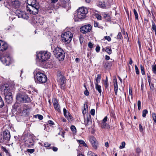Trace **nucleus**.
Wrapping results in <instances>:
<instances>
[{"mask_svg":"<svg viewBox=\"0 0 156 156\" xmlns=\"http://www.w3.org/2000/svg\"><path fill=\"white\" fill-rule=\"evenodd\" d=\"M16 100L23 103H29L30 102V98L24 93H18L16 96Z\"/></svg>","mask_w":156,"mask_h":156,"instance_id":"0eeeda50","label":"nucleus"},{"mask_svg":"<svg viewBox=\"0 0 156 156\" xmlns=\"http://www.w3.org/2000/svg\"><path fill=\"white\" fill-rule=\"evenodd\" d=\"M96 17L97 18V19L98 20H101V15L98 14H96L95 15Z\"/></svg>","mask_w":156,"mask_h":156,"instance_id":"49530a36","label":"nucleus"},{"mask_svg":"<svg viewBox=\"0 0 156 156\" xmlns=\"http://www.w3.org/2000/svg\"><path fill=\"white\" fill-rule=\"evenodd\" d=\"M8 47L7 44L5 41L0 40V51H3L6 50Z\"/></svg>","mask_w":156,"mask_h":156,"instance_id":"4468645a","label":"nucleus"},{"mask_svg":"<svg viewBox=\"0 0 156 156\" xmlns=\"http://www.w3.org/2000/svg\"><path fill=\"white\" fill-rule=\"evenodd\" d=\"M88 12V10L86 7H82L79 8L74 15V21L75 22H78L80 20L84 19Z\"/></svg>","mask_w":156,"mask_h":156,"instance_id":"f03ea898","label":"nucleus"},{"mask_svg":"<svg viewBox=\"0 0 156 156\" xmlns=\"http://www.w3.org/2000/svg\"><path fill=\"white\" fill-rule=\"evenodd\" d=\"M12 2L13 6L15 8H18L20 5L19 1L17 0H12Z\"/></svg>","mask_w":156,"mask_h":156,"instance_id":"6ab92c4d","label":"nucleus"},{"mask_svg":"<svg viewBox=\"0 0 156 156\" xmlns=\"http://www.w3.org/2000/svg\"><path fill=\"white\" fill-rule=\"evenodd\" d=\"M95 85L96 89L98 91L99 93L101 94V86L98 84H96Z\"/></svg>","mask_w":156,"mask_h":156,"instance_id":"cd10ccee","label":"nucleus"},{"mask_svg":"<svg viewBox=\"0 0 156 156\" xmlns=\"http://www.w3.org/2000/svg\"><path fill=\"white\" fill-rule=\"evenodd\" d=\"M36 0H28V5L27 6H32L36 5H38L37 3L36 2Z\"/></svg>","mask_w":156,"mask_h":156,"instance_id":"aec40b11","label":"nucleus"},{"mask_svg":"<svg viewBox=\"0 0 156 156\" xmlns=\"http://www.w3.org/2000/svg\"><path fill=\"white\" fill-rule=\"evenodd\" d=\"M135 67L136 73L137 75L139 74V73H140L139 71V69H138V68L136 65H135Z\"/></svg>","mask_w":156,"mask_h":156,"instance_id":"4c0bfd02","label":"nucleus"},{"mask_svg":"<svg viewBox=\"0 0 156 156\" xmlns=\"http://www.w3.org/2000/svg\"><path fill=\"white\" fill-rule=\"evenodd\" d=\"M35 81L38 83L43 84L46 83L47 80L46 76L44 74L38 72L34 76Z\"/></svg>","mask_w":156,"mask_h":156,"instance_id":"20e7f679","label":"nucleus"},{"mask_svg":"<svg viewBox=\"0 0 156 156\" xmlns=\"http://www.w3.org/2000/svg\"><path fill=\"white\" fill-rule=\"evenodd\" d=\"M152 115L154 122L156 123V114L152 113Z\"/></svg>","mask_w":156,"mask_h":156,"instance_id":"e433bc0d","label":"nucleus"},{"mask_svg":"<svg viewBox=\"0 0 156 156\" xmlns=\"http://www.w3.org/2000/svg\"><path fill=\"white\" fill-rule=\"evenodd\" d=\"M147 80L149 85H150L151 82V78L150 76H147Z\"/></svg>","mask_w":156,"mask_h":156,"instance_id":"3c124183","label":"nucleus"},{"mask_svg":"<svg viewBox=\"0 0 156 156\" xmlns=\"http://www.w3.org/2000/svg\"><path fill=\"white\" fill-rule=\"evenodd\" d=\"M104 84L105 87L106 88H107L108 86V80L107 77H106V80L104 82Z\"/></svg>","mask_w":156,"mask_h":156,"instance_id":"473e14b6","label":"nucleus"},{"mask_svg":"<svg viewBox=\"0 0 156 156\" xmlns=\"http://www.w3.org/2000/svg\"><path fill=\"white\" fill-rule=\"evenodd\" d=\"M51 54L47 51H41L37 53V61L44 62L49 58Z\"/></svg>","mask_w":156,"mask_h":156,"instance_id":"7ed1b4c3","label":"nucleus"},{"mask_svg":"<svg viewBox=\"0 0 156 156\" xmlns=\"http://www.w3.org/2000/svg\"><path fill=\"white\" fill-rule=\"evenodd\" d=\"M129 95L131 96V98H132V92L131 89H129Z\"/></svg>","mask_w":156,"mask_h":156,"instance_id":"680f3d73","label":"nucleus"},{"mask_svg":"<svg viewBox=\"0 0 156 156\" xmlns=\"http://www.w3.org/2000/svg\"><path fill=\"white\" fill-rule=\"evenodd\" d=\"M53 103L54 108L55 110L58 112H61L60 106L58 103L57 100L56 98H54L53 100Z\"/></svg>","mask_w":156,"mask_h":156,"instance_id":"ddd939ff","label":"nucleus"},{"mask_svg":"<svg viewBox=\"0 0 156 156\" xmlns=\"http://www.w3.org/2000/svg\"><path fill=\"white\" fill-rule=\"evenodd\" d=\"M107 119H108L107 117V116H105L101 122H106L107 121Z\"/></svg>","mask_w":156,"mask_h":156,"instance_id":"4d7b16f0","label":"nucleus"},{"mask_svg":"<svg viewBox=\"0 0 156 156\" xmlns=\"http://www.w3.org/2000/svg\"><path fill=\"white\" fill-rule=\"evenodd\" d=\"M53 53L55 56L59 61H62L64 59L65 55L63 50L59 47L55 48Z\"/></svg>","mask_w":156,"mask_h":156,"instance_id":"39448f33","label":"nucleus"},{"mask_svg":"<svg viewBox=\"0 0 156 156\" xmlns=\"http://www.w3.org/2000/svg\"><path fill=\"white\" fill-rule=\"evenodd\" d=\"M44 146L47 148L49 147L50 146V144L47 142H46L44 144Z\"/></svg>","mask_w":156,"mask_h":156,"instance_id":"603ef678","label":"nucleus"},{"mask_svg":"<svg viewBox=\"0 0 156 156\" xmlns=\"http://www.w3.org/2000/svg\"><path fill=\"white\" fill-rule=\"evenodd\" d=\"M85 122L86 126H87L91 124L92 120L90 115H89L87 116V119L85 121Z\"/></svg>","mask_w":156,"mask_h":156,"instance_id":"a211bd4d","label":"nucleus"},{"mask_svg":"<svg viewBox=\"0 0 156 156\" xmlns=\"http://www.w3.org/2000/svg\"><path fill=\"white\" fill-rule=\"evenodd\" d=\"M23 12L22 11L20 10H16V14L18 17L21 18Z\"/></svg>","mask_w":156,"mask_h":156,"instance_id":"b1692460","label":"nucleus"},{"mask_svg":"<svg viewBox=\"0 0 156 156\" xmlns=\"http://www.w3.org/2000/svg\"><path fill=\"white\" fill-rule=\"evenodd\" d=\"M2 148L3 150L6 153V154L9 153L8 150H7L5 147H3Z\"/></svg>","mask_w":156,"mask_h":156,"instance_id":"0e129e2a","label":"nucleus"},{"mask_svg":"<svg viewBox=\"0 0 156 156\" xmlns=\"http://www.w3.org/2000/svg\"><path fill=\"white\" fill-rule=\"evenodd\" d=\"M105 38L108 41H111V38L109 36H107L105 37Z\"/></svg>","mask_w":156,"mask_h":156,"instance_id":"37998d69","label":"nucleus"},{"mask_svg":"<svg viewBox=\"0 0 156 156\" xmlns=\"http://www.w3.org/2000/svg\"><path fill=\"white\" fill-rule=\"evenodd\" d=\"M100 47L99 46H97L95 49L96 51L98 52L100 50Z\"/></svg>","mask_w":156,"mask_h":156,"instance_id":"13d9d810","label":"nucleus"},{"mask_svg":"<svg viewBox=\"0 0 156 156\" xmlns=\"http://www.w3.org/2000/svg\"><path fill=\"white\" fill-rule=\"evenodd\" d=\"M122 35L120 32H119L117 35V37L118 38L121 39L122 37Z\"/></svg>","mask_w":156,"mask_h":156,"instance_id":"864d4df0","label":"nucleus"},{"mask_svg":"<svg viewBox=\"0 0 156 156\" xmlns=\"http://www.w3.org/2000/svg\"><path fill=\"white\" fill-rule=\"evenodd\" d=\"M90 141L93 147L95 148H97L98 142L95 138L93 136H91L90 138Z\"/></svg>","mask_w":156,"mask_h":156,"instance_id":"2eb2a0df","label":"nucleus"},{"mask_svg":"<svg viewBox=\"0 0 156 156\" xmlns=\"http://www.w3.org/2000/svg\"><path fill=\"white\" fill-rule=\"evenodd\" d=\"M88 46L89 48H92L93 47V45L91 42H90L88 44Z\"/></svg>","mask_w":156,"mask_h":156,"instance_id":"5fc2aeb1","label":"nucleus"},{"mask_svg":"<svg viewBox=\"0 0 156 156\" xmlns=\"http://www.w3.org/2000/svg\"><path fill=\"white\" fill-rule=\"evenodd\" d=\"M139 129L140 131V132H142L143 130V129L142 126V125L141 124H139Z\"/></svg>","mask_w":156,"mask_h":156,"instance_id":"09e8293b","label":"nucleus"},{"mask_svg":"<svg viewBox=\"0 0 156 156\" xmlns=\"http://www.w3.org/2000/svg\"><path fill=\"white\" fill-rule=\"evenodd\" d=\"M114 91L115 95H117V91L118 89V87L117 82L116 80H115L114 82Z\"/></svg>","mask_w":156,"mask_h":156,"instance_id":"412c9836","label":"nucleus"},{"mask_svg":"<svg viewBox=\"0 0 156 156\" xmlns=\"http://www.w3.org/2000/svg\"><path fill=\"white\" fill-rule=\"evenodd\" d=\"M105 51L109 54H110L112 53V50L109 48H106Z\"/></svg>","mask_w":156,"mask_h":156,"instance_id":"ea45409f","label":"nucleus"},{"mask_svg":"<svg viewBox=\"0 0 156 156\" xmlns=\"http://www.w3.org/2000/svg\"><path fill=\"white\" fill-rule=\"evenodd\" d=\"M99 25V23L98 22H94V27H98V26Z\"/></svg>","mask_w":156,"mask_h":156,"instance_id":"e2e57ef3","label":"nucleus"},{"mask_svg":"<svg viewBox=\"0 0 156 156\" xmlns=\"http://www.w3.org/2000/svg\"><path fill=\"white\" fill-rule=\"evenodd\" d=\"M133 12L134 15L135 17V19L136 20H138V14L136 11V10L135 9H133Z\"/></svg>","mask_w":156,"mask_h":156,"instance_id":"f704fd0d","label":"nucleus"},{"mask_svg":"<svg viewBox=\"0 0 156 156\" xmlns=\"http://www.w3.org/2000/svg\"><path fill=\"white\" fill-rule=\"evenodd\" d=\"M70 128L74 133H76V128L74 126L72 125L71 126Z\"/></svg>","mask_w":156,"mask_h":156,"instance_id":"7c9ffc66","label":"nucleus"},{"mask_svg":"<svg viewBox=\"0 0 156 156\" xmlns=\"http://www.w3.org/2000/svg\"><path fill=\"white\" fill-rule=\"evenodd\" d=\"M95 111L94 109H92L91 110L90 114L93 115H94L95 114Z\"/></svg>","mask_w":156,"mask_h":156,"instance_id":"de8ad7c7","label":"nucleus"},{"mask_svg":"<svg viewBox=\"0 0 156 156\" xmlns=\"http://www.w3.org/2000/svg\"><path fill=\"white\" fill-rule=\"evenodd\" d=\"M67 3L66 2V1H65L64 0H63L62 2V6L65 7Z\"/></svg>","mask_w":156,"mask_h":156,"instance_id":"a19ab883","label":"nucleus"},{"mask_svg":"<svg viewBox=\"0 0 156 156\" xmlns=\"http://www.w3.org/2000/svg\"><path fill=\"white\" fill-rule=\"evenodd\" d=\"M0 59L2 63L5 66H8L12 62L11 58L8 55L2 56L0 58Z\"/></svg>","mask_w":156,"mask_h":156,"instance_id":"9b49d317","label":"nucleus"},{"mask_svg":"<svg viewBox=\"0 0 156 156\" xmlns=\"http://www.w3.org/2000/svg\"><path fill=\"white\" fill-rule=\"evenodd\" d=\"M77 142L80 144H83L84 141L82 140H77Z\"/></svg>","mask_w":156,"mask_h":156,"instance_id":"6e6d98bb","label":"nucleus"},{"mask_svg":"<svg viewBox=\"0 0 156 156\" xmlns=\"http://www.w3.org/2000/svg\"><path fill=\"white\" fill-rule=\"evenodd\" d=\"M65 132L63 131H62L61 132H60L58 134H61V136H62L63 137H64V133Z\"/></svg>","mask_w":156,"mask_h":156,"instance_id":"052dcab7","label":"nucleus"},{"mask_svg":"<svg viewBox=\"0 0 156 156\" xmlns=\"http://www.w3.org/2000/svg\"><path fill=\"white\" fill-rule=\"evenodd\" d=\"M57 81L58 83L60 84L61 88L64 89L65 88L66 79L60 71H58L57 72Z\"/></svg>","mask_w":156,"mask_h":156,"instance_id":"6e6552de","label":"nucleus"},{"mask_svg":"<svg viewBox=\"0 0 156 156\" xmlns=\"http://www.w3.org/2000/svg\"><path fill=\"white\" fill-rule=\"evenodd\" d=\"M92 27L90 25L88 24L82 26L80 28V31L83 34H85L90 31Z\"/></svg>","mask_w":156,"mask_h":156,"instance_id":"f8f14e48","label":"nucleus"},{"mask_svg":"<svg viewBox=\"0 0 156 156\" xmlns=\"http://www.w3.org/2000/svg\"><path fill=\"white\" fill-rule=\"evenodd\" d=\"M36 116H37L38 118L40 120H42L43 119V116L41 115H37Z\"/></svg>","mask_w":156,"mask_h":156,"instance_id":"a18cd8bd","label":"nucleus"},{"mask_svg":"<svg viewBox=\"0 0 156 156\" xmlns=\"http://www.w3.org/2000/svg\"><path fill=\"white\" fill-rule=\"evenodd\" d=\"M13 88V87H9L7 84L0 86L1 90L4 91L5 100L8 104L11 103L12 101V92L14 90Z\"/></svg>","mask_w":156,"mask_h":156,"instance_id":"f257e3e1","label":"nucleus"},{"mask_svg":"<svg viewBox=\"0 0 156 156\" xmlns=\"http://www.w3.org/2000/svg\"><path fill=\"white\" fill-rule=\"evenodd\" d=\"M53 150L54 151H56L58 150V148L56 147H54L52 148Z\"/></svg>","mask_w":156,"mask_h":156,"instance_id":"774afa93","label":"nucleus"},{"mask_svg":"<svg viewBox=\"0 0 156 156\" xmlns=\"http://www.w3.org/2000/svg\"><path fill=\"white\" fill-rule=\"evenodd\" d=\"M137 105L138 109L140 110L141 109V101L140 100L137 101Z\"/></svg>","mask_w":156,"mask_h":156,"instance_id":"58836bf2","label":"nucleus"},{"mask_svg":"<svg viewBox=\"0 0 156 156\" xmlns=\"http://www.w3.org/2000/svg\"><path fill=\"white\" fill-rule=\"evenodd\" d=\"M152 25L151 26V30L152 31L154 30V32H156V26L154 22L152 21Z\"/></svg>","mask_w":156,"mask_h":156,"instance_id":"c85d7f7f","label":"nucleus"},{"mask_svg":"<svg viewBox=\"0 0 156 156\" xmlns=\"http://www.w3.org/2000/svg\"><path fill=\"white\" fill-rule=\"evenodd\" d=\"M148 113V111L147 110L144 109V110L142 112V116L143 117H145L146 116V114H147Z\"/></svg>","mask_w":156,"mask_h":156,"instance_id":"72a5a7b5","label":"nucleus"},{"mask_svg":"<svg viewBox=\"0 0 156 156\" xmlns=\"http://www.w3.org/2000/svg\"><path fill=\"white\" fill-rule=\"evenodd\" d=\"M44 17L41 16H38L36 18V22L37 23H39L41 25H42L44 23Z\"/></svg>","mask_w":156,"mask_h":156,"instance_id":"f3484780","label":"nucleus"},{"mask_svg":"<svg viewBox=\"0 0 156 156\" xmlns=\"http://www.w3.org/2000/svg\"><path fill=\"white\" fill-rule=\"evenodd\" d=\"M126 144L125 142H122L121 143V145L119 147L120 149H123L125 148Z\"/></svg>","mask_w":156,"mask_h":156,"instance_id":"c9c22d12","label":"nucleus"},{"mask_svg":"<svg viewBox=\"0 0 156 156\" xmlns=\"http://www.w3.org/2000/svg\"><path fill=\"white\" fill-rule=\"evenodd\" d=\"M21 18L27 20L29 18V16L25 12H24Z\"/></svg>","mask_w":156,"mask_h":156,"instance_id":"bb28decb","label":"nucleus"},{"mask_svg":"<svg viewBox=\"0 0 156 156\" xmlns=\"http://www.w3.org/2000/svg\"><path fill=\"white\" fill-rule=\"evenodd\" d=\"M18 105L17 104H15L14 105V107L16 108V110H19L20 109V108L19 106L17 107V106Z\"/></svg>","mask_w":156,"mask_h":156,"instance_id":"bf43d9fd","label":"nucleus"},{"mask_svg":"<svg viewBox=\"0 0 156 156\" xmlns=\"http://www.w3.org/2000/svg\"><path fill=\"white\" fill-rule=\"evenodd\" d=\"M94 153L91 152V151H89L87 153V155L88 156H92L94 154Z\"/></svg>","mask_w":156,"mask_h":156,"instance_id":"79ce46f5","label":"nucleus"},{"mask_svg":"<svg viewBox=\"0 0 156 156\" xmlns=\"http://www.w3.org/2000/svg\"><path fill=\"white\" fill-rule=\"evenodd\" d=\"M39 6L38 5H33L32 6H27V9L28 12L30 14L36 15L38 12Z\"/></svg>","mask_w":156,"mask_h":156,"instance_id":"9d476101","label":"nucleus"},{"mask_svg":"<svg viewBox=\"0 0 156 156\" xmlns=\"http://www.w3.org/2000/svg\"><path fill=\"white\" fill-rule=\"evenodd\" d=\"M10 138V135L8 130L4 131L0 135V142L5 144L9 141Z\"/></svg>","mask_w":156,"mask_h":156,"instance_id":"423d86ee","label":"nucleus"},{"mask_svg":"<svg viewBox=\"0 0 156 156\" xmlns=\"http://www.w3.org/2000/svg\"><path fill=\"white\" fill-rule=\"evenodd\" d=\"M27 151L30 153H32L34 152V149H28L27 150Z\"/></svg>","mask_w":156,"mask_h":156,"instance_id":"8fccbe9b","label":"nucleus"},{"mask_svg":"<svg viewBox=\"0 0 156 156\" xmlns=\"http://www.w3.org/2000/svg\"><path fill=\"white\" fill-rule=\"evenodd\" d=\"M97 5L100 7L104 8L106 7V3L105 2L98 1Z\"/></svg>","mask_w":156,"mask_h":156,"instance_id":"4be33fe9","label":"nucleus"},{"mask_svg":"<svg viewBox=\"0 0 156 156\" xmlns=\"http://www.w3.org/2000/svg\"><path fill=\"white\" fill-rule=\"evenodd\" d=\"M84 94L86 95L87 96L89 94V92L87 90H86L84 92Z\"/></svg>","mask_w":156,"mask_h":156,"instance_id":"69168bd1","label":"nucleus"},{"mask_svg":"<svg viewBox=\"0 0 156 156\" xmlns=\"http://www.w3.org/2000/svg\"><path fill=\"white\" fill-rule=\"evenodd\" d=\"M152 71L154 73L156 74V65L152 66Z\"/></svg>","mask_w":156,"mask_h":156,"instance_id":"2f4dec72","label":"nucleus"},{"mask_svg":"<svg viewBox=\"0 0 156 156\" xmlns=\"http://www.w3.org/2000/svg\"><path fill=\"white\" fill-rule=\"evenodd\" d=\"M136 151L137 154H139L141 152V150L139 148L137 147L136 148Z\"/></svg>","mask_w":156,"mask_h":156,"instance_id":"c03bdc74","label":"nucleus"},{"mask_svg":"<svg viewBox=\"0 0 156 156\" xmlns=\"http://www.w3.org/2000/svg\"><path fill=\"white\" fill-rule=\"evenodd\" d=\"M48 123L51 125L54 124V122L51 120H49L48 121Z\"/></svg>","mask_w":156,"mask_h":156,"instance_id":"338daca9","label":"nucleus"},{"mask_svg":"<svg viewBox=\"0 0 156 156\" xmlns=\"http://www.w3.org/2000/svg\"><path fill=\"white\" fill-rule=\"evenodd\" d=\"M140 69L141 70V73L143 75H144L145 74L144 71V67L142 65H140Z\"/></svg>","mask_w":156,"mask_h":156,"instance_id":"c756f323","label":"nucleus"},{"mask_svg":"<svg viewBox=\"0 0 156 156\" xmlns=\"http://www.w3.org/2000/svg\"><path fill=\"white\" fill-rule=\"evenodd\" d=\"M102 15L105 20H107L108 21H109L110 20V17L108 14H107L105 13H103Z\"/></svg>","mask_w":156,"mask_h":156,"instance_id":"393cba45","label":"nucleus"},{"mask_svg":"<svg viewBox=\"0 0 156 156\" xmlns=\"http://www.w3.org/2000/svg\"><path fill=\"white\" fill-rule=\"evenodd\" d=\"M63 113L64 116L67 119L69 120H70L72 118V116L68 112H67L66 109L65 108H64L63 109Z\"/></svg>","mask_w":156,"mask_h":156,"instance_id":"dca6fc26","label":"nucleus"},{"mask_svg":"<svg viewBox=\"0 0 156 156\" xmlns=\"http://www.w3.org/2000/svg\"><path fill=\"white\" fill-rule=\"evenodd\" d=\"M101 78V76L100 74H98L97 75V76L96 79H95V84H98L100 82Z\"/></svg>","mask_w":156,"mask_h":156,"instance_id":"5701e85b","label":"nucleus"},{"mask_svg":"<svg viewBox=\"0 0 156 156\" xmlns=\"http://www.w3.org/2000/svg\"><path fill=\"white\" fill-rule=\"evenodd\" d=\"M101 126L102 128H104L108 129L109 128V126L106 123V122H101Z\"/></svg>","mask_w":156,"mask_h":156,"instance_id":"a878e982","label":"nucleus"},{"mask_svg":"<svg viewBox=\"0 0 156 156\" xmlns=\"http://www.w3.org/2000/svg\"><path fill=\"white\" fill-rule=\"evenodd\" d=\"M73 34L70 31H67L63 33L62 35V39L63 41L68 44L72 40Z\"/></svg>","mask_w":156,"mask_h":156,"instance_id":"1a4fd4ad","label":"nucleus"}]
</instances>
